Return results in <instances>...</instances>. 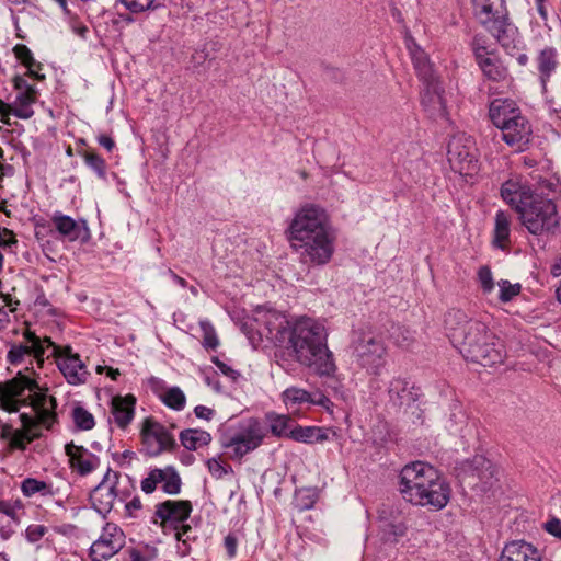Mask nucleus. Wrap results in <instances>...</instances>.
<instances>
[{
  "instance_id": "45",
  "label": "nucleus",
  "mask_w": 561,
  "mask_h": 561,
  "mask_svg": "<svg viewBox=\"0 0 561 561\" xmlns=\"http://www.w3.org/2000/svg\"><path fill=\"white\" fill-rule=\"evenodd\" d=\"M162 481L163 469L156 468L152 469L145 479H142L140 486L145 493L150 494L156 491L158 484Z\"/></svg>"
},
{
  "instance_id": "8",
  "label": "nucleus",
  "mask_w": 561,
  "mask_h": 561,
  "mask_svg": "<svg viewBox=\"0 0 561 561\" xmlns=\"http://www.w3.org/2000/svg\"><path fill=\"white\" fill-rule=\"evenodd\" d=\"M192 512L188 501L168 500L156 505L153 523L159 525L164 534L173 533L176 540L185 541L184 535L191 530L186 524Z\"/></svg>"
},
{
  "instance_id": "2",
  "label": "nucleus",
  "mask_w": 561,
  "mask_h": 561,
  "mask_svg": "<svg viewBox=\"0 0 561 561\" xmlns=\"http://www.w3.org/2000/svg\"><path fill=\"white\" fill-rule=\"evenodd\" d=\"M32 375L34 371H19L11 380L0 382V410L12 413L19 412L22 407H30L33 412L19 415L21 428L0 420V439L8 444L10 450H25L39 437L38 427L50 428L56 422V399Z\"/></svg>"
},
{
  "instance_id": "55",
  "label": "nucleus",
  "mask_w": 561,
  "mask_h": 561,
  "mask_svg": "<svg viewBox=\"0 0 561 561\" xmlns=\"http://www.w3.org/2000/svg\"><path fill=\"white\" fill-rule=\"evenodd\" d=\"M11 115H13V107L11 103L9 104L0 100V122L9 124Z\"/></svg>"
},
{
  "instance_id": "35",
  "label": "nucleus",
  "mask_w": 561,
  "mask_h": 561,
  "mask_svg": "<svg viewBox=\"0 0 561 561\" xmlns=\"http://www.w3.org/2000/svg\"><path fill=\"white\" fill-rule=\"evenodd\" d=\"M16 58L27 68V73L37 80H44L45 76L39 73L41 66L35 61L31 50L25 45L14 47Z\"/></svg>"
},
{
  "instance_id": "10",
  "label": "nucleus",
  "mask_w": 561,
  "mask_h": 561,
  "mask_svg": "<svg viewBox=\"0 0 561 561\" xmlns=\"http://www.w3.org/2000/svg\"><path fill=\"white\" fill-rule=\"evenodd\" d=\"M503 0H472L474 14L503 47H508L515 30L503 15Z\"/></svg>"
},
{
  "instance_id": "7",
  "label": "nucleus",
  "mask_w": 561,
  "mask_h": 561,
  "mask_svg": "<svg viewBox=\"0 0 561 561\" xmlns=\"http://www.w3.org/2000/svg\"><path fill=\"white\" fill-rule=\"evenodd\" d=\"M522 224L533 234H541L558 226L556 205L548 198L534 195L518 211Z\"/></svg>"
},
{
  "instance_id": "25",
  "label": "nucleus",
  "mask_w": 561,
  "mask_h": 561,
  "mask_svg": "<svg viewBox=\"0 0 561 561\" xmlns=\"http://www.w3.org/2000/svg\"><path fill=\"white\" fill-rule=\"evenodd\" d=\"M149 385L153 393L170 409L182 411L186 405V397L179 387H167L164 381L151 377Z\"/></svg>"
},
{
  "instance_id": "47",
  "label": "nucleus",
  "mask_w": 561,
  "mask_h": 561,
  "mask_svg": "<svg viewBox=\"0 0 561 561\" xmlns=\"http://www.w3.org/2000/svg\"><path fill=\"white\" fill-rule=\"evenodd\" d=\"M478 280L482 293L484 295H490L495 286L492 272L488 266H481L478 271Z\"/></svg>"
},
{
  "instance_id": "42",
  "label": "nucleus",
  "mask_w": 561,
  "mask_h": 561,
  "mask_svg": "<svg viewBox=\"0 0 561 561\" xmlns=\"http://www.w3.org/2000/svg\"><path fill=\"white\" fill-rule=\"evenodd\" d=\"M199 327L203 332V346L207 350H216L219 345V340L215 328L208 320L199 321Z\"/></svg>"
},
{
  "instance_id": "29",
  "label": "nucleus",
  "mask_w": 561,
  "mask_h": 561,
  "mask_svg": "<svg viewBox=\"0 0 561 561\" xmlns=\"http://www.w3.org/2000/svg\"><path fill=\"white\" fill-rule=\"evenodd\" d=\"M330 433L335 434L329 427L297 425L290 430L289 438L304 444H317L329 440Z\"/></svg>"
},
{
  "instance_id": "49",
  "label": "nucleus",
  "mask_w": 561,
  "mask_h": 561,
  "mask_svg": "<svg viewBox=\"0 0 561 561\" xmlns=\"http://www.w3.org/2000/svg\"><path fill=\"white\" fill-rule=\"evenodd\" d=\"M47 530L44 525L32 524L26 528L25 536L30 542H37L46 535Z\"/></svg>"
},
{
  "instance_id": "63",
  "label": "nucleus",
  "mask_w": 561,
  "mask_h": 561,
  "mask_svg": "<svg viewBox=\"0 0 561 561\" xmlns=\"http://www.w3.org/2000/svg\"><path fill=\"white\" fill-rule=\"evenodd\" d=\"M392 527H393L394 536L399 537V536H403L405 534L407 527L402 523H400L398 525H393Z\"/></svg>"
},
{
  "instance_id": "14",
  "label": "nucleus",
  "mask_w": 561,
  "mask_h": 561,
  "mask_svg": "<svg viewBox=\"0 0 561 561\" xmlns=\"http://www.w3.org/2000/svg\"><path fill=\"white\" fill-rule=\"evenodd\" d=\"M125 545V535L115 524L107 523L100 537L91 545L90 557L93 561H106Z\"/></svg>"
},
{
  "instance_id": "11",
  "label": "nucleus",
  "mask_w": 561,
  "mask_h": 561,
  "mask_svg": "<svg viewBox=\"0 0 561 561\" xmlns=\"http://www.w3.org/2000/svg\"><path fill=\"white\" fill-rule=\"evenodd\" d=\"M47 348H51V356L56 359L58 369L69 385L78 386L87 381L89 371L78 353H73L71 346L55 344L50 337H45Z\"/></svg>"
},
{
  "instance_id": "19",
  "label": "nucleus",
  "mask_w": 561,
  "mask_h": 561,
  "mask_svg": "<svg viewBox=\"0 0 561 561\" xmlns=\"http://www.w3.org/2000/svg\"><path fill=\"white\" fill-rule=\"evenodd\" d=\"M424 83L425 90L422 95L424 108L435 118L447 117V101L438 78L425 80Z\"/></svg>"
},
{
  "instance_id": "53",
  "label": "nucleus",
  "mask_w": 561,
  "mask_h": 561,
  "mask_svg": "<svg viewBox=\"0 0 561 561\" xmlns=\"http://www.w3.org/2000/svg\"><path fill=\"white\" fill-rule=\"evenodd\" d=\"M211 362L216 365V367L220 370L225 376L236 380L239 377V373L221 362L218 357H213Z\"/></svg>"
},
{
  "instance_id": "3",
  "label": "nucleus",
  "mask_w": 561,
  "mask_h": 561,
  "mask_svg": "<svg viewBox=\"0 0 561 561\" xmlns=\"http://www.w3.org/2000/svg\"><path fill=\"white\" fill-rule=\"evenodd\" d=\"M286 233L301 262L320 266L332 260L336 233L328 210L320 204H301L294 211Z\"/></svg>"
},
{
  "instance_id": "32",
  "label": "nucleus",
  "mask_w": 561,
  "mask_h": 561,
  "mask_svg": "<svg viewBox=\"0 0 561 561\" xmlns=\"http://www.w3.org/2000/svg\"><path fill=\"white\" fill-rule=\"evenodd\" d=\"M388 393L390 401L399 407L410 405L416 400V394L409 388L408 382L401 378L391 380Z\"/></svg>"
},
{
  "instance_id": "1",
  "label": "nucleus",
  "mask_w": 561,
  "mask_h": 561,
  "mask_svg": "<svg viewBox=\"0 0 561 561\" xmlns=\"http://www.w3.org/2000/svg\"><path fill=\"white\" fill-rule=\"evenodd\" d=\"M254 321L262 339L286 351L299 365L319 376L335 373L336 365L328 345L329 331L323 319L308 316L289 319L277 310L259 307Z\"/></svg>"
},
{
  "instance_id": "38",
  "label": "nucleus",
  "mask_w": 561,
  "mask_h": 561,
  "mask_svg": "<svg viewBox=\"0 0 561 561\" xmlns=\"http://www.w3.org/2000/svg\"><path fill=\"white\" fill-rule=\"evenodd\" d=\"M82 157L84 163L96 173L98 178L106 179V162L100 154L94 151H85Z\"/></svg>"
},
{
  "instance_id": "58",
  "label": "nucleus",
  "mask_w": 561,
  "mask_h": 561,
  "mask_svg": "<svg viewBox=\"0 0 561 561\" xmlns=\"http://www.w3.org/2000/svg\"><path fill=\"white\" fill-rule=\"evenodd\" d=\"M106 370V375L112 379V380H116L118 378V376L121 375L119 370L116 369V368H112V367H107V366H101L99 365L96 367V373L98 374H102L103 371Z\"/></svg>"
},
{
  "instance_id": "22",
  "label": "nucleus",
  "mask_w": 561,
  "mask_h": 561,
  "mask_svg": "<svg viewBox=\"0 0 561 561\" xmlns=\"http://www.w3.org/2000/svg\"><path fill=\"white\" fill-rule=\"evenodd\" d=\"M51 222L64 240L75 242L88 238V227L84 220L76 221L70 216L57 211L53 215Z\"/></svg>"
},
{
  "instance_id": "54",
  "label": "nucleus",
  "mask_w": 561,
  "mask_h": 561,
  "mask_svg": "<svg viewBox=\"0 0 561 561\" xmlns=\"http://www.w3.org/2000/svg\"><path fill=\"white\" fill-rule=\"evenodd\" d=\"M194 413L196 417L205 421H210L215 415V411L206 405L195 407Z\"/></svg>"
},
{
  "instance_id": "6",
  "label": "nucleus",
  "mask_w": 561,
  "mask_h": 561,
  "mask_svg": "<svg viewBox=\"0 0 561 561\" xmlns=\"http://www.w3.org/2000/svg\"><path fill=\"white\" fill-rule=\"evenodd\" d=\"M489 115L508 146L518 151L526 148L533 134L531 125L513 100H494L490 104Z\"/></svg>"
},
{
  "instance_id": "37",
  "label": "nucleus",
  "mask_w": 561,
  "mask_h": 561,
  "mask_svg": "<svg viewBox=\"0 0 561 561\" xmlns=\"http://www.w3.org/2000/svg\"><path fill=\"white\" fill-rule=\"evenodd\" d=\"M162 490L168 494H178L181 491V478L172 467L163 468Z\"/></svg>"
},
{
  "instance_id": "4",
  "label": "nucleus",
  "mask_w": 561,
  "mask_h": 561,
  "mask_svg": "<svg viewBox=\"0 0 561 561\" xmlns=\"http://www.w3.org/2000/svg\"><path fill=\"white\" fill-rule=\"evenodd\" d=\"M445 327L450 342L467 359L483 366L503 363L504 344L485 323L468 319L461 310H451L445 318Z\"/></svg>"
},
{
  "instance_id": "34",
  "label": "nucleus",
  "mask_w": 561,
  "mask_h": 561,
  "mask_svg": "<svg viewBox=\"0 0 561 561\" xmlns=\"http://www.w3.org/2000/svg\"><path fill=\"white\" fill-rule=\"evenodd\" d=\"M21 492L25 497H32L36 494L42 496L54 494L51 484L34 478H26L21 482Z\"/></svg>"
},
{
  "instance_id": "30",
  "label": "nucleus",
  "mask_w": 561,
  "mask_h": 561,
  "mask_svg": "<svg viewBox=\"0 0 561 561\" xmlns=\"http://www.w3.org/2000/svg\"><path fill=\"white\" fill-rule=\"evenodd\" d=\"M407 48L410 51L414 67L423 81L436 78L433 65L426 53L415 43L412 37L405 38Z\"/></svg>"
},
{
  "instance_id": "36",
  "label": "nucleus",
  "mask_w": 561,
  "mask_h": 561,
  "mask_svg": "<svg viewBox=\"0 0 561 561\" xmlns=\"http://www.w3.org/2000/svg\"><path fill=\"white\" fill-rule=\"evenodd\" d=\"M473 463L476 466L473 474H476L484 484L491 483V479L496 472L492 462L482 456H476L473 458Z\"/></svg>"
},
{
  "instance_id": "44",
  "label": "nucleus",
  "mask_w": 561,
  "mask_h": 561,
  "mask_svg": "<svg viewBox=\"0 0 561 561\" xmlns=\"http://www.w3.org/2000/svg\"><path fill=\"white\" fill-rule=\"evenodd\" d=\"M161 0H121L123 5L133 13L156 9Z\"/></svg>"
},
{
  "instance_id": "41",
  "label": "nucleus",
  "mask_w": 561,
  "mask_h": 561,
  "mask_svg": "<svg viewBox=\"0 0 561 561\" xmlns=\"http://www.w3.org/2000/svg\"><path fill=\"white\" fill-rule=\"evenodd\" d=\"M499 287V299L502 302H508L520 294L522 286L519 283H511L507 279H501L497 282Z\"/></svg>"
},
{
  "instance_id": "59",
  "label": "nucleus",
  "mask_w": 561,
  "mask_h": 561,
  "mask_svg": "<svg viewBox=\"0 0 561 561\" xmlns=\"http://www.w3.org/2000/svg\"><path fill=\"white\" fill-rule=\"evenodd\" d=\"M547 0H535V4L540 18L546 22L548 20V12L546 8Z\"/></svg>"
},
{
  "instance_id": "5",
  "label": "nucleus",
  "mask_w": 561,
  "mask_h": 561,
  "mask_svg": "<svg viewBox=\"0 0 561 561\" xmlns=\"http://www.w3.org/2000/svg\"><path fill=\"white\" fill-rule=\"evenodd\" d=\"M399 492L412 505L440 511L448 504L451 489L432 465L413 461L400 471Z\"/></svg>"
},
{
  "instance_id": "50",
  "label": "nucleus",
  "mask_w": 561,
  "mask_h": 561,
  "mask_svg": "<svg viewBox=\"0 0 561 561\" xmlns=\"http://www.w3.org/2000/svg\"><path fill=\"white\" fill-rule=\"evenodd\" d=\"M238 538L234 534H228L224 539V546L228 559H234L237 556Z\"/></svg>"
},
{
  "instance_id": "24",
  "label": "nucleus",
  "mask_w": 561,
  "mask_h": 561,
  "mask_svg": "<svg viewBox=\"0 0 561 561\" xmlns=\"http://www.w3.org/2000/svg\"><path fill=\"white\" fill-rule=\"evenodd\" d=\"M502 198L518 211L534 196L530 186L522 182L519 178H512L501 187Z\"/></svg>"
},
{
  "instance_id": "12",
  "label": "nucleus",
  "mask_w": 561,
  "mask_h": 561,
  "mask_svg": "<svg viewBox=\"0 0 561 561\" xmlns=\"http://www.w3.org/2000/svg\"><path fill=\"white\" fill-rule=\"evenodd\" d=\"M447 160L450 168L460 175L471 176L478 171L473 142L463 134L450 138L447 146Z\"/></svg>"
},
{
  "instance_id": "39",
  "label": "nucleus",
  "mask_w": 561,
  "mask_h": 561,
  "mask_svg": "<svg viewBox=\"0 0 561 561\" xmlns=\"http://www.w3.org/2000/svg\"><path fill=\"white\" fill-rule=\"evenodd\" d=\"M394 343L404 350H410L416 341V332L405 327H399L392 334Z\"/></svg>"
},
{
  "instance_id": "61",
  "label": "nucleus",
  "mask_w": 561,
  "mask_h": 561,
  "mask_svg": "<svg viewBox=\"0 0 561 561\" xmlns=\"http://www.w3.org/2000/svg\"><path fill=\"white\" fill-rule=\"evenodd\" d=\"M9 322H10L9 312L3 307H0V331L2 329H4Z\"/></svg>"
},
{
  "instance_id": "26",
  "label": "nucleus",
  "mask_w": 561,
  "mask_h": 561,
  "mask_svg": "<svg viewBox=\"0 0 561 561\" xmlns=\"http://www.w3.org/2000/svg\"><path fill=\"white\" fill-rule=\"evenodd\" d=\"M499 561H541V556L531 543L515 540L505 545Z\"/></svg>"
},
{
  "instance_id": "9",
  "label": "nucleus",
  "mask_w": 561,
  "mask_h": 561,
  "mask_svg": "<svg viewBox=\"0 0 561 561\" xmlns=\"http://www.w3.org/2000/svg\"><path fill=\"white\" fill-rule=\"evenodd\" d=\"M266 436V427L256 419L242 421L237 431L222 443L232 459H241L259 448Z\"/></svg>"
},
{
  "instance_id": "15",
  "label": "nucleus",
  "mask_w": 561,
  "mask_h": 561,
  "mask_svg": "<svg viewBox=\"0 0 561 561\" xmlns=\"http://www.w3.org/2000/svg\"><path fill=\"white\" fill-rule=\"evenodd\" d=\"M118 482L119 473L107 469L102 481L91 491L90 501L98 513L106 515L111 512L115 501L119 496L117 490Z\"/></svg>"
},
{
  "instance_id": "56",
  "label": "nucleus",
  "mask_w": 561,
  "mask_h": 561,
  "mask_svg": "<svg viewBox=\"0 0 561 561\" xmlns=\"http://www.w3.org/2000/svg\"><path fill=\"white\" fill-rule=\"evenodd\" d=\"M140 508H141V502L138 497H135L125 504V515L128 517H134L135 512L139 511Z\"/></svg>"
},
{
  "instance_id": "20",
  "label": "nucleus",
  "mask_w": 561,
  "mask_h": 561,
  "mask_svg": "<svg viewBox=\"0 0 561 561\" xmlns=\"http://www.w3.org/2000/svg\"><path fill=\"white\" fill-rule=\"evenodd\" d=\"M30 345L13 346L8 353V359L11 364L21 363L25 356L33 357L38 367L44 364L45 350L47 348L45 337L39 339L34 332L26 331L24 334Z\"/></svg>"
},
{
  "instance_id": "17",
  "label": "nucleus",
  "mask_w": 561,
  "mask_h": 561,
  "mask_svg": "<svg viewBox=\"0 0 561 561\" xmlns=\"http://www.w3.org/2000/svg\"><path fill=\"white\" fill-rule=\"evenodd\" d=\"M282 401L287 411L293 414L298 413L306 404L319 405L327 411H332V401L321 392L310 393L298 387H289L282 393Z\"/></svg>"
},
{
  "instance_id": "28",
  "label": "nucleus",
  "mask_w": 561,
  "mask_h": 561,
  "mask_svg": "<svg viewBox=\"0 0 561 561\" xmlns=\"http://www.w3.org/2000/svg\"><path fill=\"white\" fill-rule=\"evenodd\" d=\"M135 404L136 398L133 394L113 397L111 411L118 427L126 428L133 421Z\"/></svg>"
},
{
  "instance_id": "64",
  "label": "nucleus",
  "mask_w": 561,
  "mask_h": 561,
  "mask_svg": "<svg viewBox=\"0 0 561 561\" xmlns=\"http://www.w3.org/2000/svg\"><path fill=\"white\" fill-rule=\"evenodd\" d=\"M131 561H144L139 552L131 553Z\"/></svg>"
},
{
  "instance_id": "46",
  "label": "nucleus",
  "mask_w": 561,
  "mask_h": 561,
  "mask_svg": "<svg viewBox=\"0 0 561 561\" xmlns=\"http://www.w3.org/2000/svg\"><path fill=\"white\" fill-rule=\"evenodd\" d=\"M73 422L78 428L83 431L93 428L95 424L93 415L81 407L73 410Z\"/></svg>"
},
{
  "instance_id": "51",
  "label": "nucleus",
  "mask_w": 561,
  "mask_h": 561,
  "mask_svg": "<svg viewBox=\"0 0 561 561\" xmlns=\"http://www.w3.org/2000/svg\"><path fill=\"white\" fill-rule=\"evenodd\" d=\"M543 529L551 536L561 540V520L559 518L552 517L548 519L543 525Z\"/></svg>"
},
{
  "instance_id": "52",
  "label": "nucleus",
  "mask_w": 561,
  "mask_h": 561,
  "mask_svg": "<svg viewBox=\"0 0 561 561\" xmlns=\"http://www.w3.org/2000/svg\"><path fill=\"white\" fill-rule=\"evenodd\" d=\"M16 242L13 231L0 226V248H9Z\"/></svg>"
},
{
  "instance_id": "23",
  "label": "nucleus",
  "mask_w": 561,
  "mask_h": 561,
  "mask_svg": "<svg viewBox=\"0 0 561 561\" xmlns=\"http://www.w3.org/2000/svg\"><path fill=\"white\" fill-rule=\"evenodd\" d=\"M474 55L480 69L488 79L495 82L507 79V69L494 53L488 51L484 47H476Z\"/></svg>"
},
{
  "instance_id": "60",
  "label": "nucleus",
  "mask_w": 561,
  "mask_h": 561,
  "mask_svg": "<svg viewBox=\"0 0 561 561\" xmlns=\"http://www.w3.org/2000/svg\"><path fill=\"white\" fill-rule=\"evenodd\" d=\"M0 297L4 301V304L10 307V311H14L15 307L19 305L18 300H13V298L9 294H0Z\"/></svg>"
},
{
  "instance_id": "43",
  "label": "nucleus",
  "mask_w": 561,
  "mask_h": 561,
  "mask_svg": "<svg viewBox=\"0 0 561 561\" xmlns=\"http://www.w3.org/2000/svg\"><path fill=\"white\" fill-rule=\"evenodd\" d=\"M290 417L287 415H275L270 417L271 432L278 437H289L290 432Z\"/></svg>"
},
{
  "instance_id": "62",
  "label": "nucleus",
  "mask_w": 561,
  "mask_h": 561,
  "mask_svg": "<svg viewBox=\"0 0 561 561\" xmlns=\"http://www.w3.org/2000/svg\"><path fill=\"white\" fill-rule=\"evenodd\" d=\"M551 274L556 277L561 276V255L557 259L554 264L551 266Z\"/></svg>"
},
{
  "instance_id": "21",
  "label": "nucleus",
  "mask_w": 561,
  "mask_h": 561,
  "mask_svg": "<svg viewBox=\"0 0 561 561\" xmlns=\"http://www.w3.org/2000/svg\"><path fill=\"white\" fill-rule=\"evenodd\" d=\"M65 450L69 458L71 470L76 471L80 476H87L100 466V459L98 456L72 442L65 446Z\"/></svg>"
},
{
  "instance_id": "48",
  "label": "nucleus",
  "mask_w": 561,
  "mask_h": 561,
  "mask_svg": "<svg viewBox=\"0 0 561 561\" xmlns=\"http://www.w3.org/2000/svg\"><path fill=\"white\" fill-rule=\"evenodd\" d=\"M207 468L209 473L215 479H221L226 474L232 472V468L229 465L224 463L220 458H211L207 461Z\"/></svg>"
},
{
  "instance_id": "31",
  "label": "nucleus",
  "mask_w": 561,
  "mask_h": 561,
  "mask_svg": "<svg viewBox=\"0 0 561 561\" xmlns=\"http://www.w3.org/2000/svg\"><path fill=\"white\" fill-rule=\"evenodd\" d=\"M492 242L501 250H507L511 245V217L503 210L495 214Z\"/></svg>"
},
{
  "instance_id": "18",
  "label": "nucleus",
  "mask_w": 561,
  "mask_h": 561,
  "mask_svg": "<svg viewBox=\"0 0 561 561\" xmlns=\"http://www.w3.org/2000/svg\"><path fill=\"white\" fill-rule=\"evenodd\" d=\"M13 87L16 91L15 99L11 103L13 115L21 119L31 118L34 115L33 105L36 103L38 95L36 88L21 76L14 77Z\"/></svg>"
},
{
  "instance_id": "33",
  "label": "nucleus",
  "mask_w": 561,
  "mask_h": 561,
  "mask_svg": "<svg viewBox=\"0 0 561 561\" xmlns=\"http://www.w3.org/2000/svg\"><path fill=\"white\" fill-rule=\"evenodd\" d=\"M211 439V435L207 431L199 428H186L180 433V442L187 450H197L208 446Z\"/></svg>"
},
{
  "instance_id": "57",
  "label": "nucleus",
  "mask_w": 561,
  "mask_h": 561,
  "mask_svg": "<svg viewBox=\"0 0 561 561\" xmlns=\"http://www.w3.org/2000/svg\"><path fill=\"white\" fill-rule=\"evenodd\" d=\"M98 144L105 148L107 151H112L115 147V141L112 137L101 134L96 137Z\"/></svg>"
},
{
  "instance_id": "40",
  "label": "nucleus",
  "mask_w": 561,
  "mask_h": 561,
  "mask_svg": "<svg viewBox=\"0 0 561 561\" xmlns=\"http://www.w3.org/2000/svg\"><path fill=\"white\" fill-rule=\"evenodd\" d=\"M24 505L20 499L0 500V513L19 523Z\"/></svg>"
},
{
  "instance_id": "13",
  "label": "nucleus",
  "mask_w": 561,
  "mask_h": 561,
  "mask_svg": "<svg viewBox=\"0 0 561 561\" xmlns=\"http://www.w3.org/2000/svg\"><path fill=\"white\" fill-rule=\"evenodd\" d=\"M357 363L371 375H379L387 363V348L381 339L363 336L355 346Z\"/></svg>"
},
{
  "instance_id": "16",
  "label": "nucleus",
  "mask_w": 561,
  "mask_h": 561,
  "mask_svg": "<svg viewBox=\"0 0 561 561\" xmlns=\"http://www.w3.org/2000/svg\"><path fill=\"white\" fill-rule=\"evenodd\" d=\"M141 439L146 454L149 456H158L174 444V438L169 430L150 417L142 423Z\"/></svg>"
},
{
  "instance_id": "27",
  "label": "nucleus",
  "mask_w": 561,
  "mask_h": 561,
  "mask_svg": "<svg viewBox=\"0 0 561 561\" xmlns=\"http://www.w3.org/2000/svg\"><path fill=\"white\" fill-rule=\"evenodd\" d=\"M535 62L540 84L545 91L547 89L548 81L559 66L557 49L553 47L542 48L538 53Z\"/></svg>"
}]
</instances>
